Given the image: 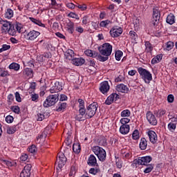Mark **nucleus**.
Segmentation results:
<instances>
[{"mask_svg": "<svg viewBox=\"0 0 177 177\" xmlns=\"http://www.w3.org/2000/svg\"><path fill=\"white\" fill-rule=\"evenodd\" d=\"M72 63L75 66H82L85 63V59L83 58H74L72 59Z\"/></svg>", "mask_w": 177, "mask_h": 177, "instance_id": "412c9836", "label": "nucleus"}, {"mask_svg": "<svg viewBox=\"0 0 177 177\" xmlns=\"http://www.w3.org/2000/svg\"><path fill=\"white\" fill-rule=\"evenodd\" d=\"M88 165L91 167H97V160L94 155H90L87 160Z\"/></svg>", "mask_w": 177, "mask_h": 177, "instance_id": "a211bd4d", "label": "nucleus"}, {"mask_svg": "<svg viewBox=\"0 0 177 177\" xmlns=\"http://www.w3.org/2000/svg\"><path fill=\"white\" fill-rule=\"evenodd\" d=\"M32 167V166L31 165V164H28L24 167L23 171H26V172H31Z\"/></svg>", "mask_w": 177, "mask_h": 177, "instance_id": "774afa93", "label": "nucleus"}, {"mask_svg": "<svg viewBox=\"0 0 177 177\" xmlns=\"http://www.w3.org/2000/svg\"><path fill=\"white\" fill-rule=\"evenodd\" d=\"M160 60H162V54H159L156 55V57H153L151 59V64H157V63H160Z\"/></svg>", "mask_w": 177, "mask_h": 177, "instance_id": "c756f323", "label": "nucleus"}, {"mask_svg": "<svg viewBox=\"0 0 177 177\" xmlns=\"http://www.w3.org/2000/svg\"><path fill=\"white\" fill-rule=\"evenodd\" d=\"M10 70H15V71H19L20 70V64L13 62L9 66Z\"/></svg>", "mask_w": 177, "mask_h": 177, "instance_id": "473e14b6", "label": "nucleus"}, {"mask_svg": "<svg viewBox=\"0 0 177 177\" xmlns=\"http://www.w3.org/2000/svg\"><path fill=\"white\" fill-rule=\"evenodd\" d=\"M82 23L83 26H86V24L89 23V19L88 18V16H84L82 18Z\"/></svg>", "mask_w": 177, "mask_h": 177, "instance_id": "13d9d810", "label": "nucleus"}, {"mask_svg": "<svg viewBox=\"0 0 177 177\" xmlns=\"http://www.w3.org/2000/svg\"><path fill=\"white\" fill-rule=\"evenodd\" d=\"M28 151L32 154H35V153L38 151V149L37 148V146H35V145H32L28 148Z\"/></svg>", "mask_w": 177, "mask_h": 177, "instance_id": "c9c22d12", "label": "nucleus"}, {"mask_svg": "<svg viewBox=\"0 0 177 177\" xmlns=\"http://www.w3.org/2000/svg\"><path fill=\"white\" fill-rule=\"evenodd\" d=\"M16 29L15 28V25H11L10 26V28L8 29L7 34H9V35H15L16 34Z\"/></svg>", "mask_w": 177, "mask_h": 177, "instance_id": "ea45409f", "label": "nucleus"}, {"mask_svg": "<svg viewBox=\"0 0 177 177\" xmlns=\"http://www.w3.org/2000/svg\"><path fill=\"white\" fill-rule=\"evenodd\" d=\"M97 110V104H96L95 102H93L91 104L88 105L84 115V120H85V118L86 119L92 118V117H93V115L96 114Z\"/></svg>", "mask_w": 177, "mask_h": 177, "instance_id": "7ed1b4c3", "label": "nucleus"}, {"mask_svg": "<svg viewBox=\"0 0 177 177\" xmlns=\"http://www.w3.org/2000/svg\"><path fill=\"white\" fill-rule=\"evenodd\" d=\"M45 142V138H44V135L43 134H39L36 139V143L37 145H42Z\"/></svg>", "mask_w": 177, "mask_h": 177, "instance_id": "e433bc0d", "label": "nucleus"}, {"mask_svg": "<svg viewBox=\"0 0 177 177\" xmlns=\"http://www.w3.org/2000/svg\"><path fill=\"white\" fill-rule=\"evenodd\" d=\"M120 99V95L117 93L111 94L106 100L105 104L110 106V104H113L114 102H117Z\"/></svg>", "mask_w": 177, "mask_h": 177, "instance_id": "9d476101", "label": "nucleus"}, {"mask_svg": "<svg viewBox=\"0 0 177 177\" xmlns=\"http://www.w3.org/2000/svg\"><path fill=\"white\" fill-rule=\"evenodd\" d=\"M97 59L100 62H106V60H109V56L103 57V56L99 55V53H97Z\"/></svg>", "mask_w": 177, "mask_h": 177, "instance_id": "09e8293b", "label": "nucleus"}, {"mask_svg": "<svg viewBox=\"0 0 177 177\" xmlns=\"http://www.w3.org/2000/svg\"><path fill=\"white\" fill-rule=\"evenodd\" d=\"M145 52L151 53L153 51V45L149 41H145Z\"/></svg>", "mask_w": 177, "mask_h": 177, "instance_id": "7c9ffc66", "label": "nucleus"}, {"mask_svg": "<svg viewBox=\"0 0 177 177\" xmlns=\"http://www.w3.org/2000/svg\"><path fill=\"white\" fill-rule=\"evenodd\" d=\"M153 19L157 23V21H159L160 17H161L160 10V8L155 7L153 9Z\"/></svg>", "mask_w": 177, "mask_h": 177, "instance_id": "2eb2a0df", "label": "nucleus"}, {"mask_svg": "<svg viewBox=\"0 0 177 177\" xmlns=\"http://www.w3.org/2000/svg\"><path fill=\"white\" fill-rule=\"evenodd\" d=\"M13 120H15V119L13 118V116H12V115H8L6 118V122L8 124H12V122H13Z\"/></svg>", "mask_w": 177, "mask_h": 177, "instance_id": "680f3d73", "label": "nucleus"}, {"mask_svg": "<svg viewBox=\"0 0 177 177\" xmlns=\"http://www.w3.org/2000/svg\"><path fill=\"white\" fill-rule=\"evenodd\" d=\"M12 111L15 113V114H19L20 113V107L19 106H13L11 107Z\"/></svg>", "mask_w": 177, "mask_h": 177, "instance_id": "864d4df0", "label": "nucleus"}, {"mask_svg": "<svg viewBox=\"0 0 177 177\" xmlns=\"http://www.w3.org/2000/svg\"><path fill=\"white\" fill-rule=\"evenodd\" d=\"M111 52H113V46L109 43L102 44L101 49H100V53H101L102 56H110Z\"/></svg>", "mask_w": 177, "mask_h": 177, "instance_id": "423d86ee", "label": "nucleus"}, {"mask_svg": "<svg viewBox=\"0 0 177 177\" xmlns=\"http://www.w3.org/2000/svg\"><path fill=\"white\" fill-rule=\"evenodd\" d=\"M100 91L102 93H104V94L107 93V92L110 91V85L109 84V82L107 81L102 82L100 84Z\"/></svg>", "mask_w": 177, "mask_h": 177, "instance_id": "4468645a", "label": "nucleus"}, {"mask_svg": "<svg viewBox=\"0 0 177 177\" xmlns=\"http://www.w3.org/2000/svg\"><path fill=\"white\" fill-rule=\"evenodd\" d=\"M120 115H121V117H122V118H128V117H130V116H131V111H129V109L123 110V111L121 112Z\"/></svg>", "mask_w": 177, "mask_h": 177, "instance_id": "58836bf2", "label": "nucleus"}, {"mask_svg": "<svg viewBox=\"0 0 177 177\" xmlns=\"http://www.w3.org/2000/svg\"><path fill=\"white\" fill-rule=\"evenodd\" d=\"M84 54L89 57H97V53L92 50H86L84 51Z\"/></svg>", "mask_w": 177, "mask_h": 177, "instance_id": "c85d7f7f", "label": "nucleus"}, {"mask_svg": "<svg viewBox=\"0 0 177 177\" xmlns=\"http://www.w3.org/2000/svg\"><path fill=\"white\" fill-rule=\"evenodd\" d=\"M168 129L170 132H174L175 129H176V123L170 122L168 124Z\"/></svg>", "mask_w": 177, "mask_h": 177, "instance_id": "37998d69", "label": "nucleus"}, {"mask_svg": "<svg viewBox=\"0 0 177 177\" xmlns=\"http://www.w3.org/2000/svg\"><path fill=\"white\" fill-rule=\"evenodd\" d=\"M2 164H5L6 165H7V167H16L17 163L15 160H2Z\"/></svg>", "mask_w": 177, "mask_h": 177, "instance_id": "f704fd0d", "label": "nucleus"}, {"mask_svg": "<svg viewBox=\"0 0 177 177\" xmlns=\"http://www.w3.org/2000/svg\"><path fill=\"white\" fill-rule=\"evenodd\" d=\"M138 71L142 80H143L145 84H149L151 81L153 80V75L150 71H147V69L140 67L138 68Z\"/></svg>", "mask_w": 177, "mask_h": 177, "instance_id": "f257e3e1", "label": "nucleus"}, {"mask_svg": "<svg viewBox=\"0 0 177 177\" xmlns=\"http://www.w3.org/2000/svg\"><path fill=\"white\" fill-rule=\"evenodd\" d=\"M147 148V140H146V138H141L140 142V149H141V150H146Z\"/></svg>", "mask_w": 177, "mask_h": 177, "instance_id": "bb28decb", "label": "nucleus"}, {"mask_svg": "<svg viewBox=\"0 0 177 177\" xmlns=\"http://www.w3.org/2000/svg\"><path fill=\"white\" fill-rule=\"evenodd\" d=\"M149 140L153 145L156 144V142L158 140V137L157 136V133H148Z\"/></svg>", "mask_w": 177, "mask_h": 177, "instance_id": "b1692460", "label": "nucleus"}, {"mask_svg": "<svg viewBox=\"0 0 177 177\" xmlns=\"http://www.w3.org/2000/svg\"><path fill=\"white\" fill-rule=\"evenodd\" d=\"M124 55V53L122 51L118 50L115 53V57L118 62H120L121 60V57H122V55Z\"/></svg>", "mask_w": 177, "mask_h": 177, "instance_id": "4c0bfd02", "label": "nucleus"}, {"mask_svg": "<svg viewBox=\"0 0 177 177\" xmlns=\"http://www.w3.org/2000/svg\"><path fill=\"white\" fill-rule=\"evenodd\" d=\"M92 150L94 154L97 156L100 161L103 162L106 160V151L103 148L99 146H94L92 147Z\"/></svg>", "mask_w": 177, "mask_h": 177, "instance_id": "20e7f679", "label": "nucleus"}, {"mask_svg": "<svg viewBox=\"0 0 177 177\" xmlns=\"http://www.w3.org/2000/svg\"><path fill=\"white\" fill-rule=\"evenodd\" d=\"M153 168H154L153 165H147V168L144 170L145 174H150V172L153 171Z\"/></svg>", "mask_w": 177, "mask_h": 177, "instance_id": "603ef678", "label": "nucleus"}, {"mask_svg": "<svg viewBox=\"0 0 177 177\" xmlns=\"http://www.w3.org/2000/svg\"><path fill=\"white\" fill-rule=\"evenodd\" d=\"M68 17H71L72 19H76L77 20H80V17H78V15H77L75 12H70L68 15Z\"/></svg>", "mask_w": 177, "mask_h": 177, "instance_id": "5fc2aeb1", "label": "nucleus"}, {"mask_svg": "<svg viewBox=\"0 0 177 177\" xmlns=\"http://www.w3.org/2000/svg\"><path fill=\"white\" fill-rule=\"evenodd\" d=\"M77 102L79 103V114L76 115L75 118L77 121H84V115H85V113H86V109H85V101L80 98Z\"/></svg>", "mask_w": 177, "mask_h": 177, "instance_id": "f03ea898", "label": "nucleus"}, {"mask_svg": "<svg viewBox=\"0 0 177 177\" xmlns=\"http://www.w3.org/2000/svg\"><path fill=\"white\" fill-rule=\"evenodd\" d=\"M68 32H69V34H73L74 32V24H70L68 28Z\"/></svg>", "mask_w": 177, "mask_h": 177, "instance_id": "052dcab7", "label": "nucleus"}, {"mask_svg": "<svg viewBox=\"0 0 177 177\" xmlns=\"http://www.w3.org/2000/svg\"><path fill=\"white\" fill-rule=\"evenodd\" d=\"M75 31L79 34H82L84 32V28L81 26H77L75 27Z\"/></svg>", "mask_w": 177, "mask_h": 177, "instance_id": "e2e57ef3", "label": "nucleus"}, {"mask_svg": "<svg viewBox=\"0 0 177 177\" xmlns=\"http://www.w3.org/2000/svg\"><path fill=\"white\" fill-rule=\"evenodd\" d=\"M131 119L128 118H123L120 119V122L122 124V125H127L128 123H129Z\"/></svg>", "mask_w": 177, "mask_h": 177, "instance_id": "49530a36", "label": "nucleus"}, {"mask_svg": "<svg viewBox=\"0 0 177 177\" xmlns=\"http://www.w3.org/2000/svg\"><path fill=\"white\" fill-rule=\"evenodd\" d=\"M67 106V104L66 102H63L61 104H59L57 106V110L58 111H62V110H64Z\"/></svg>", "mask_w": 177, "mask_h": 177, "instance_id": "a18cd8bd", "label": "nucleus"}, {"mask_svg": "<svg viewBox=\"0 0 177 177\" xmlns=\"http://www.w3.org/2000/svg\"><path fill=\"white\" fill-rule=\"evenodd\" d=\"M98 172H100V170L97 168H91L89 170V174H91L92 175H96Z\"/></svg>", "mask_w": 177, "mask_h": 177, "instance_id": "4d7b16f0", "label": "nucleus"}, {"mask_svg": "<svg viewBox=\"0 0 177 177\" xmlns=\"http://www.w3.org/2000/svg\"><path fill=\"white\" fill-rule=\"evenodd\" d=\"M147 120L151 125H156L157 124V119L151 111H148L147 113Z\"/></svg>", "mask_w": 177, "mask_h": 177, "instance_id": "ddd939ff", "label": "nucleus"}, {"mask_svg": "<svg viewBox=\"0 0 177 177\" xmlns=\"http://www.w3.org/2000/svg\"><path fill=\"white\" fill-rule=\"evenodd\" d=\"M152 158L151 156H145L142 158H138V159H135L133 160V165H147L151 161Z\"/></svg>", "mask_w": 177, "mask_h": 177, "instance_id": "0eeeda50", "label": "nucleus"}, {"mask_svg": "<svg viewBox=\"0 0 177 177\" xmlns=\"http://www.w3.org/2000/svg\"><path fill=\"white\" fill-rule=\"evenodd\" d=\"M1 26L2 34H8L9 28H10V27L12 26V22L6 21L5 22H3V24Z\"/></svg>", "mask_w": 177, "mask_h": 177, "instance_id": "dca6fc26", "label": "nucleus"}, {"mask_svg": "<svg viewBox=\"0 0 177 177\" xmlns=\"http://www.w3.org/2000/svg\"><path fill=\"white\" fill-rule=\"evenodd\" d=\"M174 48V42L169 41L166 44V49L167 50H171Z\"/></svg>", "mask_w": 177, "mask_h": 177, "instance_id": "bf43d9fd", "label": "nucleus"}, {"mask_svg": "<svg viewBox=\"0 0 177 177\" xmlns=\"http://www.w3.org/2000/svg\"><path fill=\"white\" fill-rule=\"evenodd\" d=\"M40 32L36 30H31L26 35V39L28 41H34L37 39L40 35Z\"/></svg>", "mask_w": 177, "mask_h": 177, "instance_id": "9b49d317", "label": "nucleus"}, {"mask_svg": "<svg viewBox=\"0 0 177 177\" xmlns=\"http://www.w3.org/2000/svg\"><path fill=\"white\" fill-rule=\"evenodd\" d=\"M115 90L121 93H128L129 88H128V86H127L125 84H120L116 86Z\"/></svg>", "mask_w": 177, "mask_h": 177, "instance_id": "f3484780", "label": "nucleus"}, {"mask_svg": "<svg viewBox=\"0 0 177 177\" xmlns=\"http://www.w3.org/2000/svg\"><path fill=\"white\" fill-rule=\"evenodd\" d=\"M66 6L68 9H75V7H77V6L73 3H66Z\"/></svg>", "mask_w": 177, "mask_h": 177, "instance_id": "0e129e2a", "label": "nucleus"}, {"mask_svg": "<svg viewBox=\"0 0 177 177\" xmlns=\"http://www.w3.org/2000/svg\"><path fill=\"white\" fill-rule=\"evenodd\" d=\"M74 50L71 49H68L65 53H64V56L65 59L66 60H73V57H74Z\"/></svg>", "mask_w": 177, "mask_h": 177, "instance_id": "aec40b11", "label": "nucleus"}, {"mask_svg": "<svg viewBox=\"0 0 177 177\" xmlns=\"http://www.w3.org/2000/svg\"><path fill=\"white\" fill-rule=\"evenodd\" d=\"M34 75L32 69L29 68H26L22 71V76L26 80H30V78H32Z\"/></svg>", "mask_w": 177, "mask_h": 177, "instance_id": "f8f14e48", "label": "nucleus"}, {"mask_svg": "<svg viewBox=\"0 0 177 177\" xmlns=\"http://www.w3.org/2000/svg\"><path fill=\"white\" fill-rule=\"evenodd\" d=\"M76 8H78V9H80L82 12H84V10H86L88 9V6L86 4H78L76 6Z\"/></svg>", "mask_w": 177, "mask_h": 177, "instance_id": "8fccbe9b", "label": "nucleus"}, {"mask_svg": "<svg viewBox=\"0 0 177 177\" xmlns=\"http://www.w3.org/2000/svg\"><path fill=\"white\" fill-rule=\"evenodd\" d=\"M167 113V111L165 109H158L154 111L153 113L154 115L158 117V118H161L162 115H165V113Z\"/></svg>", "mask_w": 177, "mask_h": 177, "instance_id": "5701e85b", "label": "nucleus"}, {"mask_svg": "<svg viewBox=\"0 0 177 177\" xmlns=\"http://www.w3.org/2000/svg\"><path fill=\"white\" fill-rule=\"evenodd\" d=\"M35 88H37V83L31 82L29 87V93L34 92V91H35Z\"/></svg>", "mask_w": 177, "mask_h": 177, "instance_id": "de8ad7c7", "label": "nucleus"}, {"mask_svg": "<svg viewBox=\"0 0 177 177\" xmlns=\"http://www.w3.org/2000/svg\"><path fill=\"white\" fill-rule=\"evenodd\" d=\"M123 30L122 28L119 26H113L110 30V35L113 38H117L122 34Z\"/></svg>", "mask_w": 177, "mask_h": 177, "instance_id": "1a4fd4ad", "label": "nucleus"}, {"mask_svg": "<svg viewBox=\"0 0 177 177\" xmlns=\"http://www.w3.org/2000/svg\"><path fill=\"white\" fill-rule=\"evenodd\" d=\"M129 124H122L120 128V133H129Z\"/></svg>", "mask_w": 177, "mask_h": 177, "instance_id": "4be33fe9", "label": "nucleus"}, {"mask_svg": "<svg viewBox=\"0 0 177 177\" xmlns=\"http://www.w3.org/2000/svg\"><path fill=\"white\" fill-rule=\"evenodd\" d=\"M14 27L15 28L16 32H19V34L24 31V28H23L21 24L17 23V24L14 25Z\"/></svg>", "mask_w": 177, "mask_h": 177, "instance_id": "2f4dec72", "label": "nucleus"}, {"mask_svg": "<svg viewBox=\"0 0 177 177\" xmlns=\"http://www.w3.org/2000/svg\"><path fill=\"white\" fill-rule=\"evenodd\" d=\"M31 172L26 171V170H22L20 174V177H30Z\"/></svg>", "mask_w": 177, "mask_h": 177, "instance_id": "3c124183", "label": "nucleus"}, {"mask_svg": "<svg viewBox=\"0 0 177 177\" xmlns=\"http://www.w3.org/2000/svg\"><path fill=\"white\" fill-rule=\"evenodd\" d=\"M111 24H113V21L109 19H106V20L102 21L100 23V26L103 28H107V27L109 26Z\"/></svg>", "mask_w": 177, "mask_h": 177, "instance_id": "a878e982", "label": "nucleus"}, {"mask_svg": "<svg viewBox=\"0 0 177 177\" xmlns=\"http://www.w3.org/2000/svg\"><path fill=\"white\" fill-rule=\"evenodd\" d=\"M1 49V53L5 52L6 50H9L10 49V45L8 44H3Z\"/></svg>", "mask_w": 177, "mask_h": 177, "instance_id": "69168bd1", "label": "nucleus"}, {"mask_svg": "<svg viewBox=\"0 0 177 177\" xmlns=\"http://www.w3.org/2000/svg\"><path fill=\"white\" fill-rule=\"evenodd\" d=\"M166 21L167 23H168V24H174L175 23V15H174V14L170 13L166 19Z\"/></svg>", "mask_w": 177, "mask_h": 177, "instance_id": "cd10ccee", "label": "nucleus"}, {"mask_svg": "<svg viewBox=\"0 0 177 177\" xmlns=\"http://www.w3.org/2000/svg\"><path fill=\"white\" fill-rule=\"evenodd\" d=\"M73 150L76 154L81 153V145H80V142H75L73 145Z\"/></svg>", "mask_w": 177, "mask_h": 177, "instance_id": "393cba45", "label": "nucleus"}, {"mask_svg": "<svg viewBox=\"0 0 177 177\" xmlns=\"http://www.w3.org/2000/svg\"><path fill=\"white\" fill-rule=\"evenodd\" d=\"M63 88L62 87V85L59 82H56L54 86H53L50 88V93H56L57 92H60Z\"/></svg>", "mask_w": 177, "mask_h": 177, "instance_id": "6ab92c4d", "label": "nucleus"}, {"mask_svg": "<svg viewBox=\"0 0 177 177\" xmlns=\"http://www.w3.org/2000/svg\"><path fill=\"white\" fill-rule=\"evenodd\" d=\"M121 153H122L123 157L124 158H127V160L131 158V157H132V153H131L129 151L127 152V151H125V150L123 149V150H122Z\"/></svg>", "mask_w": 177, "mask_h": 177, "instance_id": "a19ab883", "label": "nucleus"}, {"mask_svg": "<svg viewBox=\"0 0 177 177\" xmlns=\"http://www.w3.org/2000/svg\"><path fill=\"white\" fill-rule=\"evenodd\" d=\"M66 161H67V158L64 156V153L62 152H59L57 154V160L55 162V165H57L58 168L62 169L64 165H66Z\"/></svg>", "mask_w": 177, "mask_h": 177, "instance_id": "6e6552de", "label": "nucleus"}, {"mask_svg": "<svg viewBox=\"0 0 177 177\" xmlns=\"http://www.w3.org/2000/svg\"><path fill=\"white\" fill-rule=\"evenodd\" d=\"M17 131V127L12 126L7 129V133H15Z\"/></svg>", "mask_w": 177, "mask_h": 177, "instance_id": "c03bdc74", "label": "nucleus"}, {"mask_svg": "<svg viewBox=\"0 0 177 177\" xmlns=\"http://www.w3.org/2000/svg\"><path fill=\"white\" fill-rule=\"evenodd\" d=\"M115 165L117 168L121 169L122 168V160L120 158L115 157Z\"/></svg>", "mask_w": 177, "mask_h": 177, "instance_id": "79ce46f5", "label": "nucleus"}, {"mask_svg": "<svg viewBox=\"0 0 177 177\" xmlns=\"http://www.w3.org/2000/svg\"><path fill=\"white\" fill-rule=\"evenodd\" d=\"M58 101L59 94L50 95L44 101L43 106L44 107H50L51 106H55Z\"/></svg>", "mask_w": 177, "mask_h": 177, "instance_id": "39448f33", "label": "nucleus"}, {"mask_svg": "<svg viewBox=\"0 0 177 177\" xmlns=\"http://www.w3.org/2000/svg\"><path fill=\"white\" fill-rule=\"evenodd\" d=\"M13 15H14L13 10L10 8H8L6 11L4 16H5L6 19H12V17H13Z\"/></svg>", "mask_w": 177, "mask_h": 177, "instance_id": "72a5a7b5", "label": "nucleus"}, {"mask_svg": "<svg viewBox=\"0 0 177 177\" xmlns=\"http://www.w3.org/2000/svg\"><path fill=\"white\" fill-rule=\"evenodd\" d=\"M21 161H27L28 160V154L27 153H22L20 157Z\"/></svg>", "mask_w": 177, "mask_h": 177, "instance_id": "338daca9", "label": "nucleus"}, {"mask_svg": "<svg viewBox=\"0 0 177 177\" xmlns=\"http://www.w3.org/2000/svg\"><path fill=\"white\" fill-rule=\"evenodd\" d=\"M99 145L100 146H106L107 145V140L106 138H102V139L99 140Z\"/></svg>", "mask_w": 177, "mask_h": 177, "instance_id": "6e6d98bb", "label": "nucleus"}]
</instances>
